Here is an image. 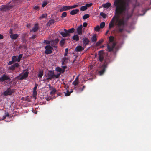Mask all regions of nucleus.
<instances>
[{"label":"nucleus","instance_id":"obj_1","mask_svg":"<svg viewBox=\"0 0 151 151\" xmlns=\"http://www.w3.org/2000/svg\"><path fill=\"white\" fill-rule=\"evenodd\" d=\"M121 0H116L114 5L116 8L115 11V15L110 21L109 26V29L116 26V31L122 33L124 30V27L127 24L129 19L132 15L127 11L128 4L126 2H123L119 5Z\"/></svg>","mask_w":151,"mask_h":151},{"label":"nucleus","instance_id":"obj_2","mask_svg":"<svg viewBox=\"0 0 151 151\" xmlns=\"http://www.w3.org/2000/svg\"><path fill=\"white\" fill-rule=\"evenodd\" d=\"M114 37L113 36H111L109 37V43L107 45V50L109 52L112 51L114 48L116 43L113 42Z\"/></svg>","mask_w":151,"mask_h":151},{"label":"nucleus","instance_id":"obj_3","mask_svg":"<svg viewBox=\"0 0 151 151\" xmlns=\"http://www.w3.org/2000/svg\"><path fill=\"white\" fill-rule=\"evenodd\" d=\"M110 63V60L109 59L106 58L104 59V63L100 68V70L98 71V73L100 75H102L104 73L108 65Z\"/></svg>","mask_w":151,"mask_h":151},{"label":"nucleus","instance_id":"obj_4","mask_svg":"<svg viewBox=\"0 0 151 151\" xmlns=\"http://www.w3.org/2000/svg\"><path fill=\"white\" fill-rule=\"evenodd\" d=\"M10 79V77L9 76L6 74L2 75L0 77V82H1L3 84L5 83V82L6 81Z\"/></svg>","mask_w":151,"mask_h":151},{"label":"nucleus","instance_id":"obj_5","mask_svg":"<svg viewBox=\"0 0 151 151\" xmlns=\"http://www.w3.org/2000/svg\"><path fill=\"white\" fill-rule=\"evenodd\" d=\"M49 88L50 90L51 91L50 92V94L52 95L51 97L50 96L48 97V101L51 99H53L55 98H54V96L52 97V96L55 94L56 91V90L55 88L50 86V85H49Z\"/></svg>","mask_w":151,"mask_h":151},{"label":"nucleus","instance_id":"obj_6","mask_svg":"<svg viewBox=\"0 0 151 151\" xmlns=\"http://www.w3.org/2000/svg\"><path fill=\"white\" fill-rule=\"evenodd\" d=\"M15 91L14 89H12L10 88H8L5 91H4L2 94L4 96H8L11 95Z\"/></svg>","mask_w":151,"mask_h":151},{"label":"nucleus","instance_id":"obj_7","mask_svg":"<svg viewBox=\"0 0 151 151\" xmlns=\"http://www.w3.org/2000/svg\"><path fill=\"white\" fill-rule=\"evenodd\" d=\"M11 6H10V3L5 5H2L0 8V10L3 12H5L10 9Z\"/></svg>","mask_w":151,"mask_h":151},{"label":"nucleus","instance_id":"obj_8","mask_svg":"<svg viewBox=\"0 0 151 151\" xmlns=\"http://www.w3.org/2000/svg\"><path fill=\"white\" fill-rule=\"evenodd\" d=\"M28 72L27 71H26L22 74H20L19 76V78L20 80L25 79L28 76Z\"/></svg>","mask_w":151,"mask_h":151},{"label":"nucleus","instance_id":"obj_9","mask_svg":"<svg viewBox=\"0 0 151 151\" xmlns=\"http://www.w3.org/2000/svg\"><path fill=\"white\" fill-rule=\"evenodd\" d=\"M52 46H51L50 45H48V54L52 53L54 50H55L57 48L56 46H53L52 45Z\"/></svg>","mask_w":151,"mask_h":151},{"label":"nucleus","instance_id":"obj_10","mask_svg":"<svg viewBox=\"0 0 151 151\" xmlns=\"http://www.w3.org/2000/svg\"><path fill=\"white\" fill-rule=\"evenodd\" d=\"M63 30L64 31H61L59 32L60 34L62 35L63 37H64L69 36L67 32V30L65 29H63Z\"/></svg>","mask_w":151,"mask_h":151},{"label":"nucleus","instance_id":"obj_11","mask_svg":"<svg viewBox=\"0 0 151 151\" xmlns=\"http://www.w3.org/2000/svg\"><path fill=\"white\" fill-rule=\"evenodd\" d=\"M19 65L18 63H16L14 64L9 66L8 69V70H14L16 67H17L19 66Z\"/></svg>","mask_w":151,"mask_h":151},{"label":"nucleus","instance_id":"obj_12","mask_svg":"<svg viewBox=\"0 0 151 151\" xmlns=\"http://www.w3.org/2000/svg\"><path fill=\"white\" fill-rule=\"evenodd\" d=\"M54 71H49L48 73V80L54 78Z\"/></svg>","mask_w":151,"mask_h":151},{"label":"nucleus","instance_id":"obj_13","mask_svg":"<svg viewBox=\"0 0 151 151\" xmlns=\"http://www.w3.org/2000/svg\"><path fill=\"white\" fill-rule=\"evenodd\" d=\"M89 41L88 38L86 37L83 38V43L84 47H85L86 45L89 44Z\"/></svg>","mask_w":151,"mask_h":151},{"label":"nucleus","instance_id":"obj_14","mask_svg":"<svg viewBox=\"0 0 151 151\" xmlns=\"http://www.w3.org/2000/svg\"><path fill=\"white\" fill-rule=\"evenodd\" d=\"M70 6H62L61 7L59 11L60 12H62L63 11H67L70 10Z\"/></svg>","mask_w":151,"mask_h":151},{"label":"nucleus","instance_id":"obj_15","mask_svg":"<svg viewBox=\"0 0 151 151\" xmlns=\"http://www.w3.org/2000/svg\"><path fill=\"white\" fill-rule=\"evenodd\" d=\"M20 2L19 0H14L11 2V4H10V6H12V7L13 6L19 4Z\"/></svg>","mask_w":151,"mask_h":151},{"label":"nucleus","instance_id":"obj_16","mask_svg":"<svg viewBox=\"0 0 151 151\" xmlns=\"http://www.w3.org/2000/svg\"><path fill=\"white\" fill-rule=\"evenodd\" d=\"M82 28L83 26L81 25L80 26L78 27L77 29V32L78 35H81L82 33Z\"/></svg>","mask_w":151,"mask_h":151},{"label":"nucleus","instance_id":"obj_17","mask_svg":"<svg viewBox=\"0 0 151 151\" xmlns=\"http://www.w3.org/2000/svg\"><path fill=\"white\" fill-rule=\"evenodd\" d=\"M98 59L99 61L101 62H102L103 61L104 58L103 54L102 53H99L98 54Z\"/></svg>","mask_w":151,"mask_h":151},{"label":"nucleus","instance_id":"obj_18","mask_svg":"<svg viewBox=\"0 0 151 151\" xmlns=\"http://www.w3.org/2000/svg\"><path fill=\"white\" fill-rule=\"evenodd\" d=\"M10 38L12 40H15L17 39L19 36L17 34H13L10 35Z\"/></svg>","mask_w":151,"mask_h":151},{"label":"nucleus","instance_id":"obj_19","mask_svg":"<svg viewBox=\"0 0 151 151\" xmlns=\"http://www.w3.org/2000/svg\"><path fill=\"white\" fill-rule=\"evenodd\" d=\"M84 49V48H83L81 46H77L75 49V51L76 52H81Z\"/></svg>","mask_w":151,"mask_h":151},{"label":"nucleus","instance_id":"obj_20","mask_svg":"<svg viewBox=\"0 0 151 151\" xmlns=\"http://www.w3.org/2000/svg\"><path fill=\"white\" fill-rule=\"evenodd\" d=\"M55 70L58 72H60V73H63L64 72V70L62 69L61 68L59 67H57L56 68Z\"/></svg>","mask_w":151,"mask_h":151},{"label":"nucleus","instance_id":"obj_21","mask_svg":"<svg viewBox=\"0 0 151 151\" xmlns=\"http://www.w3.org/2000/svg\"><path fill=\"white\" fill-rule=\"evenodd\" d=\"M38 25L37 23L35 24L34 27H33L32 29L30 30L31 31H33L34 32H36L38 29Z\"/></svg>","mask_w":151,"mask_h":151},{"label":"nucleus","instance_id":"obj_22","mask_svg":"<svg viewBox=\"0 0 151 151\" xmlns=\"http://www.w3.org/2000/svg\"><path fill=\"white\" fill-rule=\"evenodd\" d=\"M79 11V10L78 9L73 10L70 12V14L71 15H74L77 14Z\"/></svg>","mask_w":151,"mask_h":151},{"label":"nucleus","instance_id":"obj_23","mask_svg":"<svg viewBox=\"0 0 151 151\" xmlns=\"http://www.w3.org/2000/svg\"><path fill=\"white\" fill-rule=\"evenodd\" d=\"M91 39L92 42H96L97 40L96 35V34L93 35L92 36V37L91 38Z\"/></svg>","mask_w":151,"mask_h":151},{"label":"nucleus","instance_id":"obj_24","mask_svg":"<svg viewBox=\"0 0 151 151\" xmlns=\"http://www.w3.org/2000/svg\"><path fill=\"white\" fill-rule=\"evenodd\" d=\"M111 6V4L109 2H107L103 5L104 7L105 8H108Z\"/></svg>","mask_w":151,"mask_h":151},{"label":"nucleus","instance_id":"obj_25","mask_svg":"<svg viewBox=\"0 0 151 151\" xmlns=\"http://www.w3.org/2000/svg\"><path fill=\"white\" fill-rule=\"evenodd\" d=\"M75 31V29L73 28L68 30H67V32L69 36L70 35V34L73 33Z\"/></svg>","mask_w":151,"mask_h":151},{"label":"nucleus","instance_id":"obj_26","mask_svg":"<svg viewBox=\"0 0 151 151\" xmlns=\"http://www.w3.org/2000/svg\"><path fill=\"white\" fill-rule=\"evenodd\" d=\"M72 39L77 41L79 40V38L78 36L77 35H74L73 36Z\"/></svg>","mask_w":151,"mask_h":151},{"label":"nucleus","instance_id":"obj_27","mask_svg":"<svg viewBox=\"0 0 151 151\" xmlns=\"http://www.w3.org/2000/svg\"><path fill=\"white\" fill-rule=\"evenodd\" d=\"M104 41L103 39H101L99 40L96 44V46H98L101 44Z\"/></svg>","mask_w":151,"mask_h":151},{"label":"nucleus","instance_id":"obj_28","mask_svg":"<svg viewBox=\"0 0 151 151\" xmlns=\"http://www.w3.org/2000/svg\"><path fill=\"white\" fill-rule=\"evenodd\" d=\"M47 15L46 14H42L41 16H40L39 18L40 20L42 19L45 18H46Z\"/></svg>","mask_w":151,"mask_h":151},{"label":"nucleus","instance_id":"obj_29","mask_svg":"<svg viewBox=\"0 0 151 151\" xmlns=\"http://www.w3.org/2000/svg\"><path fill=\"white\" fill-rule=\"evenodd\" d=\"M17 56H13L12 57V59L14 63L17 61Z\"/></svg>","mask_w":151,"mask_h":151},{"label":"nucleus","instance_id":"obj_30","mask_svg":"<svg viewBox=\"0 0 151 151\" xmlns=\"http://www.w3.org/2000/svg\"><path fill=\"white\" fill-rule=\"evenodd\" d=\"M73 92V91H71L70 92H69V91H68L66 93L65 92H64V93H65V96H70V93Z\"/></svg>","mask_w":151,"mask_h":151},{"label":"nucleus","instance_id":"obj_31","mask_svg":"<svg viewBox=\"0 0 151 151\" xmlns=\"http://www.w3.org/2000/svg\"><path fill=\"white\" fill-rule=\"evenodd\" d=\"M100 15L102 16L103 18H106L107 17V15L106 14L103 12H101L100 13Z\"/></svg>","mask_w":151,"mask_h":151},{"label":"nucleus","instance_id":"obj_32","mask_svg":"<svg viewBox=\"0 0 151 151\" xmlns=\"http://www.w3.org/2000/svg\"><path fill=\"white\" fill-rule=\"evenodd\" d=\"M87 9L86 6H81L80 9L81 11H84Z\"/></svg>","mask_w":151,"mask_h":151},{"label":"nucleus","instance_id":"obj_33","mask_svg":"<svg viewBox=\"0 0 151 151\" xmlns=\"http://www.w3.org/2000/svg\"><path fill=\"white\" fill-rule=\"evenodd\" d=\"M89 14H85L83 17V19L85 20L88 18L89 17Z\"/></svg>","mask_w":151,"mask_h":151},{"label":"nucleus","instance_id":"obj_34","mask_svg":"<svg viewBox=\"0 0 151 151\" xmlns=\"http://www.w3.org/2000/svg\"><path fill=\"white\" fill-rule=\"evenodd\" d=\"M54 20L53 19H51L49 20V22H48V25H50V24L54 23Z\"/></svg>","mask_w":151,"mask_h":151},{"label":"nucleus","instance_id":"obj_35","mask_svg":"<svg viewBox=\"0 0 151 151\" xmlns=\"http://www.w3.org/2000/svg\"><path fill=\"white\" fill-rule=\"evenodd\" d=\"M22 54H20L19 55L18 57H17V61L18 62H19L20 61L21 58L22 56Z\"/></svg>","mask_w":151,"mask_h":151},{"label":"nucleus","instance_id":"obj_36","mask_svg":"<svg viewBox=\"0 0 151 151\" xmlns=\"http://www.w3.org/2000/svg\"><path fill=\"white\" fill-rule=\"evenodd\" d=\"M67 15V13L66 12H64L62 14L61 17L63 18L65 17Z\"/></svg>","mask_w":151,"mask_h":151},{"label":"nucleus","instance_id":"obj_37","mask_svg":"<svg viewBox=\"0 0 151 151\" xmlns=\"http://www.w3.org/2000/svg\"><path fill=\"white\" fill-rule=\"evenodd\" d=\"M37 95V92H33L32 96L34 100H35L36 99Z\"/></svg>","mask_w":151,"mask_h":151},{"label":"nucleus","instance_id":"obj_38","mask_svg":"<svg viewBox=\"0 0 151 151\" xmlns=\"http://www.w3.org/2000/svg\"><path fill=\"white\" fill-rule=\"evenodd\" d=\"M9 113L8 112L6 113L5 114V115L3 116V119H2V120H3L5 119L6 117H9Z\"/></svg>","mask_w":151,"mask_h":151},{"label":"nucleus","instance_id":"obj_39","mask_svg":"<svg viewBox=\"0 0 151 151\" xmlns=\"http://www.w3.org/2000/svg\"><path fill=\"white\" fill-rule=\"evenodd\" d=\"M100 29V27L98 25L97 26L94 28V30L96 31H99Z\"/></svg>","mask_w":151,"mask_h":151},{"label":"nucleus","instance_id":"obj_40","mask_svg":"<svg viewBox=\"0 0 151 151\" xmlns=\"http://www.w3.org/2000/svg\"><path fill=\"white\" fill-rule=\"evenodd\" d=\"M105 23L104 22H102L100 24V28H103L105 26Z\"/></svg>","mask_w":151,"mask_h":151},{"label":"nucleus","instance_id":"obj_41","mask_svg":"<svg viewBox=\"0 0 151 151\" xmlns=\"http://www.w3.org/2000/svg\"><path fill=\"white\" fill-rule=\"evenodd\" d=\"M43 74H42V71H40L39 72V73L38 74V77L39 78H41Z\"/></svg>","mask_w":151,"mask_h":151},{"label":"nucleus","instance_id":"obj_42","mask_svg":"<svg viewBox=\"0 0 151 151\" xmlns=\"http://www.w3.org/2000/svg\"><path fill=\"white\" fill-rule=\"evenodd\" d=\"M65 43V40L64 39H63L61 40L60 42V44L61 46H63Z\"/></svg>","mask_w":151,"mask_h":151},{"label":"nucleus","instance_id":"obj_43","mask_svg":"<svg viewBox=\"0 0 151 151\" xmlns=\"http://www.w3.org/2000/svg\"><path fill=\"white\" fill-rule=\"evenodd\" d=\"M78 6L77 5H74L73 6H70V9H72L73 8H75L78 7Z\"/></svg>","mask_w":151,"mask_h":151},{"label":"nucleus","instance_id":"obj_44","mask_svg":"<svg viewBox=\"0 0 151 151\" xmlns=\"http://www.w3.org/2000/svg\"><path fill=\"white\" fill-rule=\"evenodd\" d=\"M78 81H75V80H74L72 84L73 85H74L75 86H76L78 84Z\"/></svg>","mask_w":151,"mask_h":151},{"label":"nucleus","instance_id":"obj_45","mask_svg":"<svg viewBox=\"0 0 151 151\" xmlns=\"http://www.w3.org/2000/svg\"><path fill=\"white\" fill-rule=\"evenodd\" d=\"M60 75V73H58L56 75H54V78L55 77L56 78H59Z\"/></svg>","mask_w":151,"mask_h":151},{"label":"nucleus","instance_id":"obj_46","mask_svg":"<svg viewBox=\"0 0 151 151\" xmlns=\"http://www.w3.org/2000/svg\"><path fill=\"white\" fill-rule=\"evenodd\" d=\"M92 4V3L88 4H86V6L87 8L88 7H89L91 6Z\"/></svg>","mask_w":151,"mask_h":151},{"label":"nucleus","instance_id":"obj_47","mask_svg":"<svg viewBox=\"0 0 151 151\" xmlns=\"http://www.w3.org/2000/svg\"><path fill=\"white\" fill-rule=\"evenodd\" d=\"M38 86V85L37 84L35 83V86L33 88V90H36Z\"/></svg>","mask_w":151,"mask_h":151},{"label":"nucleus","instance_id":"obj_48","mask_svg":"<svg viewBox=\"0 0 151 151\" xmlns=\"http://www.w3.org/2000/svg\"><path fill=\"white\" fill-rule=\"evenodd\" d=\"M14 61L12 60H12L11 61H9L8 63V65H11L13 64V63H14Z\"/></svg>","mask_w":151,"mask_h":151},{"label":"nucleus","instance_id":"obj_49","mask_svg":"<svg viewBox=\"0 0 151 151\" xmlns=\"http://www.w3.org/2000/svg\"><path fill=\"white\" fill-rule=\"evenodd\" d=\"M85 86H83L82 88H81V87L80 88L79 90H80L81 91H82L85 88Z\"/></svg>","mask_w":151,"mask_h":151},{"label":"nucleus","instance_id":"obj_50","mask_svg":"<svg viewBox=\"0 0 151 151\" xmlns=\"http://www.w3.org/2000/svg\"><path fill=\"white\" fill-rule=\"evenodd\" d=\"M47 2H45L43 3V4L42 5V6L43 7H44L47 4Z\"/></svg>","mask_w":151,"mask_h":151},{"label":"nucleus","instance_id":"obj_51","mask_svg":"<svg viewBox=\"0 0 151 151\" xmlns=\"http://www.w3.org/2000/svg\"><path fill=\"white\" fill-rule=\"evenodd\" d=\"M67 68V67L66 66H62V69H63V70H64V71H65V69L66 68Z\"/></svg>","mask_w":151,"mask_h":151},{"label":"nucleus","instance_id":"obj_52","mask_svg":"<svg viewBox=\"0 0 151 151\" xmlns=\"http://www.w3.org/2000/svg\"><path fill=\"white\" fill-rule=\"evenodd\" d=\"M83 26L84 27H86L87 26V23L86 22H84L83 24Z\"/></svg>","mask_w":151,"mask_h":151},{"label":"nucleus","instance_id":"obj_53","mask_svg":"<svg viewBox=\"0 0 151 151\" xmlns=\"http://www.w3.org/2000/svg\"><path fill=\"white\" fill-rule=\"evenodd\" d=\"M45 53L46 54H47V45H46L45 47Z\"/></svg>","mask_w":151,"mask_h":151},{"label":"nucleus","instance_id":"obj_54","mask_svg":"<svg viewBox=\"0 0 151 151\" xmlns=\"http://www.w3.org/2000/svg\"><path fill=\"white\" fill-rule=\"evenodd\" d=\"M9 33L10 35H12V34H13L12 32V29H10L9 31Z\"/></svg>","mask_w":151,"mask_h":151},{"label":"nucleus","instance_id":"obj_55","mask_svg":"<svg viewBox=\"0 0 151 151\" xmlns=\"http://www.w3.org/2000/svg\"><path fill=\"white\" fill-rule=\"evenodd\" d=\"M39 7L38 6H35L34 7V9L36 10H38L39 9Z\"/></svg>","mask_w":151,"mask_h":151},{"label":"nucleus","instance_id":"obj_56","mask_svg":"<svg viewBox=\"0 0 151 151\" xmlns=\"http://www.w3.org/2000/svg\"><path fill=\"white\" fill-rule=\"evenodd\" d=\"M78 76H78L76 77V79L75 80V81H78Z\"/></svg>","mask_w":151,"mask_h":151},{"label":"nucleus","instance_id":"obj_57","mask_svg":"<svg viewBox=\"0 0 151 151\" xmlns=\"http://www.w3.org/2000/svg\"><path fill=\"white\" fill-rule=\"evenodd\" d=\"M68 48H66L65 50V52L68 53Z\"/></svg>","mask_w":151,"mask_h":151},{"label":"nucleus","instance_id":"obj_58","mask_svg":"<svg viewBox=\"0 0 151 151\" xmlns=\"http://www.w3.org/2000/svg\"><path fill=\"white\" fill-rule=\"evenodd\" d=\"M3 38V36L1 35L0 34V39H2Z\"/></svg>","mask_w":151,"mask_h":151},{"label":"nucleus","instance_id":"obj_59","mask_svg":"<svg viewBox=\"0 0 151 151\" xmlns=\"http://www.w3.org/2000/svg\"><path fill=\"white\" fill-rule=\"evenodd\" d=\"M57 8H59V9H60L61 7V5H58V6H57Z\"/></svg>","mask_w":151,"mask_h":151},{"label":"nucleus","instance_id":"obj_60","mask_svg":"<svg viewBox=\"0 0 151 151\" xmlns=\"http://www.w3.org/2000/svg\"><path fill=\"white\" fill-rule=\"evenodd\" d=\"M68 53H67V52H65L64 54V55L65 56H66L67 55V54H68Z\"/></svg>","mask_w":151,"mask_h":151},{"label":"nucleus","instance_id":"obj_61","mask_svg":"<svg viewBox=\"0 0 151 151\" xmlns=\"http://www.w3.org/2000/svg\"><path fill=\"white\" fill-rule=\"evenodd\" d=\"M44 42L46 43V44H47V41L46 40H45Z\"/></svg>","mask_w":151,"mask_h":151},{"label":"nucleus","instance_id":"obj_62","mask_svg":"<svg viewBox=\"0 0 151 151\" xmlns=\"http://www.w3.org/2000/svg\"><path fill=\"white\" fill-rule=\"evenodd\" d=\"M109 32V30H107V31L106 32V33H105V35H107V34H108V32Z\"/></svg>","mask_w":151,"mask_h":151},{"label":"nucleus","instance_id":"obj_63","mask_svg":"<svg viewBox=\"0 0 151 151\" xmlns=\"http://www.w3.org/2000/svg\"><path fill=\"white\" fill-rule=\"evenodd\" d=\"M61 94V93H59L58 94V96H60Z\"/></svg>","mask_w":151,"mask_h":151},{"label":"nucleus","instance_id":"obj_64","mask_svg":"<svg viewBox=\"0 0 151 151\" xmlns=\"http://www.w3.org/2000/svg\"><path fill=\"white\" fill-rule=\"evenodd\" d=\"M31 37L32 38H34L35 37V36L33 35Z\"/></svg>","mask_w":151,"mask_h":151}]
</instances>
